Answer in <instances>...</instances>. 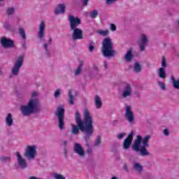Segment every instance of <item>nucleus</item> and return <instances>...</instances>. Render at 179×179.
<instances>
[{
    "label": "nucleus",
    "instance_id": "f257e3e1",
    "mask_svg": "<svg viewBox=\"0 0 179 179\" xmlns=\"http://www.w3.org/2000/svg\"><path fill=\"white\" fill-rule=\"evenodd\" d=\"M83 117L84 119L82 120V116L79 111H76L75 120L77 125L71 124V133L73 135H78L79 131L85 132L84 139L87 143V148H89V141H90V138H92L93 132H94V128H93V117L87 109L84 110Z\"/></svg>",
    "mask_w": 179,
    "mask_h": 179
},
{
    "label": "nucleus",
    "instance_id": "f03ea898",
    "mask_svg": "<svg viewBox=\"0 0 179 179\" xmlns=\"http://www.w3.org/2000/svg\"><path fill=\"white\" fill-rule=\"evenodd\" d=\"M149 139L150 136L147 135L142 140V136H137L136 140L133 145V150L135 152H140L141 156H149L150 155L146 148H149Z\"/></svg>",
    "mask_w": 179,
    "mask_h": 179
},
{
    "label": "nucleus",
    "instance_id": "7ed1b4c3",
    "mask_svg": "<svg viewBox=\"0 0 179 179\" xmlns=\"http://www.w3.org/2000/svg\"><path fill=\"white\" fill-rule=\"evenodd\" d=\"M38 99H31L27 104V106H21L20 110L22 115L27 117L33 114V113L37 112V108H38Z\"/></svg>",
    "mask_w": 179,
    "mask_h": 179
},
{
    "label": "nucleus",
    "instance_id": "20e7f679",
    "mask_svg": "<svg viewBox=\"0 0 179 179\" xmlns=\"http://www.w3.org/2000/svg\"><path fill=\"white\" fill-rule=\"evenodd\" d=\"M102 54L104 57H112L115 54L113 50V41L110 38H105L102 42Z\"/></svg>",
    "mask_w": 179,
    "mask_h": 179
},
{
    "label": "nucleus",
    "instance_id": "39448f33",
    "mask_svg": "<svg viewBox=\"0 0 179 179\" xmlns=\"http://www.w3.org/2000/svg\"><path fill=\"white\" fill-rule=\"evenodd\" d=\"M36 149V145H28L24 153V157H26L27 160L36 159V154L37 153Z\"/></svg>",
    "mask_w": 179,
    "mask_h": 179
},
{
    "label": "nucleus",
    "instance_id": "423d86ee",
    "mask_svg": "<svg viewBox=\"0 0 179 179\" xmlns=\"http://www.w3.org/2000/svg\"><path fill=\"white\" fill-rule=\"evenodd\" d=\"M57 117H58L59 128V129H64L65 126V122H64V118L65 115V109L62 107L57 108V112L56 113Z\"/></svg>",
    "mask_w": 179,
    "mask_h": 179
},
{
    "label": "nucleus",
    "instance_id": "0eeeda50",
    "mask_svg": "<svg viewBox=\"0 0 179 179\" xmlns=\"http://www.w3.org/2000/svg\"><path fill=\"white\" fill-rule=\"evenodd\" d=\"M24 59V56L21 55L20 56L17 61L15 62L14 66L12 69V73L14 76H17L19 73V71H20V68L23 66V61Z\"/></svg>",
    "mask_w": 179,
    "mask_h": 179
},
{
    "label": "nucleus",
    "instance_id": "6e6552de",
    "mask_svg": "<svg viewBox=\"0 0 179 179\" xmlns=\"http://www.w3.org/2000/svg\"><path fill=\"white\" fill-rule=\"evenodd\" d=\"M69 20L70 23L71 30H73L75 29H78V26L82 24V21L78 17H75L73 15L69 16Z\"/></svg>",
    "mask_w": 179,
    "mask_h": 179
},
{
    "label": "nucleus",
    "instance_id": "1a4fd4ad",
    "mask_svg": "<svg viewBox=\"0 0 179 179\" xmlns=\"http://www.w3.org/2000/svg\"><path fill=\"white\" fill-rule=\"evenodd\" d=\"M72 33V40H83V31L82 29L77 28L75 29H71Z\"/></svg>",
    "mask_w": 179,
    "mask_h": 179
},
{
    "label": "nucleus",
    "instance_id": "9d476101",
    "mask_svg": "<svg viewBox=\"0 0 179 179\" xmlns=\"http://www.w3.org/2000/svg\"><path fill=\"white\" fill-rule=\"evenodd\" d=\"M134 140V131H131L127 138L124 141L123 148L124 149H129L131 146V143H132V141Z\"/></svg>",
    "mask_w": 179,
    "mask_h": 179
},
{
    "label": "nucleus",
    "instance_id": "9b49d317",
    "mask_svg": "<svg viewBox=\"0 0 179 179\" xmlns=\"http://www.w3.org/2000/svg\"><path fill=\"white\" fill-rule=\"evenodd\" d=\"M1 44L4 48H11L15 45V42L12 39H8L5 37L1 38Z\"/></svg>",
    "mask_w": 179,
    "mask_h": 179
},
{
    "label": "nucleus",
    "instance_id": "f8f14e48",
    "mask_svg": "<svg viewBox=\"0 0 179 179\" xmlns=\"http://www.w3.org/2000/svg\"><path fill=\"white\" fill-rule=\"evenodd\" d=\"M38 30V37L40 40H43L45 31V22L44 21L41 22Z\"/></svg>",
    "mask_w": 179,
    "mask_h": 179
},
{
    "label": "nucleus",
    "instance_id": "ddd939ff",
    "mask_svg": "<svg viewBox=\"0 0 179 179\" xmlns=\"http://www.w3.org/2000/svg\"><path fill=\"white\" fill-rule=\"evenodd\" d=\"M16 156L19 167H20V169H26L27 167V162H26V159H23L19 152H16Z\"/></svg>",
    "mask_w": 179,
    "mask_h": 179
},
{
    "label": "nucleus",
    "instance_id": "4468645a",
    "mask_svg": "<svg viewBox=\"0 0 179 179\" xmlns=\"http://www.w3.org/2000/svg\"><path fill=\"white\" fill-rule=\"evenodd\" d=\"M131 106H126V110L124 112L125 118L129 122H132L134 120V113L131 111Z\"/></svg>",
    "mask_w": 179,
    "mask_h": 179
},
{
    "label": "nucleus",
    "instance_id": "2eb2a0df",
    "mask_svg": "<svg viewBox=\"0 0 179 179\" xmlns=\"http://www.w3.org/2000/svg\"><path fill=\"white\" fill-rule=\"evenodd\" d=\"M74 152L80 156V157H85V150L80 144L76 143L74 145Z\"/></svg>",
    "mask_w": 179,
    "mask_h": 179
},
{
    "label": "nucleus",
    "instance_id": "dca6fc26",
    "mask_svg": "<svg viewBox=\"0 0 179 179\" xmlns=\"http://www.w3.org/2000/svg\"><path fill=\"white\" fill-rule=\"evenodd\" d=\"M146 44H148V37H146V35L143 34L141 38L140 43L141 51H145V47H146Z\"/></svg>",
    "mask_w": 179,
    "mask_h": 179
},
{
    "label": "nucleus",
    "instance_id": "f3484780",
    "mask_svg": "<svg viewBox=\"0 0 179 179\" xmlns=\"http://www.w3.org/2000/svg\"><path fill=\"white\" fill-rule=\"evenodd\" d=\"M131 93H132V88L131 87V85L129 84H127L124 87V90L123 91L122 96L124 98H127L131 96Z\"/></svg>",
    "mask_w": 179,
    "mask_h": 179
},
{
    "label": "nucleus",
    "instance_id": "a211bd4d",
    "mask_svg": "<svg viewBox=\"0 0 179 179\" xmlns=\"http://www.w3.org/2000/svg\"><path fill=\"white\" fill-rule=\"evenodd\" d=\"M55 15L65 13V4H59L55 10Z\"/></svg>",
    "mask_w": 179,
    "mask_h": 179
},
{
    "label": "nucleus",
    "instance_id": "6ab92c4d",
    "mask_svg": "<svg viewBox=\"0 0 179 179\" xmlns=\"http://www.w3.org/2000/svg\"><path fill=\"white\" fill-rule=\"evenodd\" d=\"M132 58H134V55H132V48H130L124 56V59L126 61H132Z\"/></svg>",
    "mask_w": 179,
    "mask_h": 179
},
{
    "label": "nucleus",
    "instance_id": "aec40b11",
    "mask_svg": "<svg viewBox=\"0 0 179 179\" xmlns=\"http://www.w3.org/2000/svg\"><path fill=\"white\" fill-rule=\"evenodd\" d=\"M6 122L8 127H12V125H13V118L12 117L11 113L8 114L6 118Z\"/></svg>",
    "mask_w": 179,
    "mask_h": 179
},
{
    "label": "nucleus",
    "instance_id": "412c9836",
    "mask_svg": "<svg viewBox=\"0 0 179 179\" xmlns=\"http://www.w3.org/2000/svg\"><path fill=\"white\" fill-rule=\"evenodd\" d=\"M95 106L96 108H101V106H103L101 99H100V96L99 95L95 96Z\"/></svg>",
    "mask_w": 179,
    "mask_h": 179
},
{
    "label": "nucleus",
    "instance_id": "4be33fe9",
    "mask_svg": "<svg viewBox=\"0 0 179 179\" xmlns=\"http://www.w3.org/2000/svg\"><path fill=\"white\" fill-rule=\"evenodd\" d=\"M158 75L161 79H166V69H164L163 67L159 68Z\"/></svg>",
    "mask_w": 179,
    "mask_h": 179
},
{
    "label": "nucleus",
    "instance_id": "5701e85b",
    "mask_svg": "<svg viewBox=\"0 0 179 179\" xmlns=\"http://www.w3.org/2000/svg\"><path fill=\"white\" fill-rule=\"evenodd\" d=\"M141 71H142V67L141 66V64L138 62H135L134 71L136 73H139V72H141Z\"/></svg>",
    "mask_w": 179,
    "mask_h": 179
},
{
    "label": "nucleus",
    "instance_id": "b1692460",
    "mask_svg": "<svg viewBox=\"0 0 179 179\" xmlns=\"http://www.w3.org/2000/svg\"><path fill=\"white\" fill-rule=\"evenodd\" d=\"M69 103L71 106H73L74 102V98H73V95H72V90H69Z\"/></svg>",
    "mask_w": 179,
    "mask_h": 179
},
{
    "label": "nucleus",
    "instance_id": "393cba45",
    "mask_svg": "<svg viewBox=\"0 0 179 179\" xmlns=\"http://www.w3.org/2000/svg\"><path fill=\"white\" fill-rule=\"evenodd\" d=\"M98 34H100V36H103V37H106V36H108V34L110 33V31L108 29L103 30V29H99L96 31Z\"/></svg>",
    "mask_w": 179,
    "mask_h": 179
},
{
    "label": "nucleus",
    "instance_id": "a878e982",
    "mask_svg": "<svg viewBox=\"0 0 179 179\" xmlns=\"http://www.w3.org/2000/svg\"><path fill=\"white\" fill-rule=\"evenodd\" d=\"M83 66V62H80L78 69L75 71L76 76H78V75H80V72H82Z\"/></svg>",
    "mask_w": 179,
    "mask_h": 179
},
{
    "label": "nucleus",
    "instance_id": "bb28decb",
    "mask_svg": "<svg viewBox=\"0 0 179 179\" xmlns=\"http://www.w3.org/2000/svg\"><path fill=\"white\" fill-rule=\"evenodd\" d=\"M51 43H52V38H50L49 43H45L43 45V48H44L45 52H47L48 55H49V54H50V51H48V45H51Z\"/></svg>",
    "mask_w": 179,
    "mask_h": 179
},
{
    "label": "nucleus",
    "instance_id": "cd10ccee",
    "mask_svg": "<svg viewBox=\"0 0 179 179\" xmlns=\"http://www.w3.org/2000/svg\"><path fill=\"white\" fill-rule=\"evenodd\" d=\"M19 33L22 38H23V40H26V32L24 31V29L22 27L19 28Z\"/></svg>",
    "mask_w": 179,
    "mask_h": 179
},
{
    "label": "nucleus",
    "instance_id": "c85d7f7f",
    "mask_svg": "<svg viewBox=\"0 0 179 179\" xmlns=\"http://www.w3.org/2000/svg\"><path fill=\"white\" fill-rule=\"evenodd\" d=\"M134 169L135 170H136V171H138V173H141L143 170V167L142 166H141L138 163H135L134 165Z\"/></svg>",
    "mask_w": 179,
    "mask_h": 179
},
{
    "label": "nucleus",
    "instance_id": "c756f323",
    "mask_svg": "<svg viewBox=\"0 0 179 179\" xmlns=\"http://www.w3.org/2000/svg\"><path fill=\"white\" fill-rule=\"evenodd\" d=\"M15 13V8L13 7H10L7 8V14L8 16H10Z\"/></svg>",
    "mask_w": 179,
    "mask_h": 179
},
{
    "label": "nucleus",
    "instance_id": "7c9ffc66",
    "mask_svg": "<svg viewBox=\"0 0 179 179\" xmlns=\"http://www.w3.org/2000/svg\"><path fill=\"white\" fill-rule=\"evenodd\" d=\"M173 87H175V89H179V80H176L175 78H173Z\"/></svg>",
    "mask_w": 179,
    "mask_h": 179
},
{
    "label": "nucleus",
    "instance_id": "2f4dec72",
    "mask_svg": "<svg viewBox=\"0 0 179 179\" xmlns=\"http://www.w3.org/2000/svg\"><path fill=\"white\" fill-rule=\"evenodd\" d=\"M101 143V136H97L94 146H99Z\"/></svg>",
    "mask_w": 179,
    "mask_h": 179
},
{
    "label": "nucleus",
    "instance_id": "473e14b6",
    "mask_svg": "<svg viewBox=\"0 0 179 179\" xmlns=\"http://www.w3.org/2000/svg\"><path fill=\"white\" fill-rule=\"evenodd\" d=\"M98 15H99V12H97V10H94L91 12L90 17H92V19H94L97 17Z\"/></svg>",
    "mask_w": 179,
    "mask_h": 179
},
{
    "label": "nucleus",
    "instance_id": "72a5a7b5",
    "mask_svg": "<svg viewBox=\"0 0 179 179\" xmlns=\"http://www.w3.org/2000/svg\"><path fill=\"white\" fill-rule=\"evenodd\" d=\"M1 163H6V162H10V157H1L0 158Z\"/></svg>",
    "mask_w": 179,
    "mask_h": 179
},
{
    "label": "nucleus",
    "instance_id": "f704fd0d",
    "mask_svg": "<svg viewBox=\"0 0 179 179\" xmlns=\"http://www.w3.org/2000/svg\"><path fill=\"white\" fill-rule=\"evenodd\" d=\"M54 178L55 179H66L65 177H64V176L59 173H55Z\"/></svg>",
    "mask_w": 179,
    "mask_h": 179
},
{
    "label": "nucleus",
    "instance_id": "c9c22d12",
    "mask_svg": "<svg viewBox=\"0 0 179 179\" xmlns=\"http://www.w3.org/2000/svg\"><path fill=\"white\" fill-rule=\"evenodd\" d=\"M59 94H61V90L58 89L57 90L55 91V97H59Z\"/></svg>",
    "mask_w": 179,
    "mask_h": 179
},
{
    "label": "nucleus",
    "instance_id": "e433bc0d",
    "mask_svg": "<svg viewBox=\"0 0 179 179\" xmlns=\"http://www.w3.org/2000/svg\"><path fill=\"white\" fill-rule=\"evenodd\" d=\"M110 30L112 31H115V30H117V26L114 24H110Z\"/></svg>",
    "mask_w": 179,
    "mask_h": 179
},
{
    "label": "nucleus",
    "instance_id": "4c0bfd02",
    "mask_svg": "<svg viewBox=\"0 0 179 179\" xmlns=\"http://www.w3.org/2000/svg\"><path fill=\"white\" fill-rule=\"evenodd\" d=\"M162 66H163L164 68H166V66H167V64H166V59H164V57H162Z\"/></svg>",
    "mask_w": 179,
    "mask_h": 179
},
{
    "label": "nucleus",
    "instance_id": "58836bf2",
    "mask_svg": "<svg viewBox=\"0 0 179 179\" xmlns=\"http://www.w3.org/2000/svg\"><path fill=\"white\" fill-rule=\"evenodd\" d=\"M93 50H94V47L93 46V44L92 43H90V46H89L90 52H92Z\"/></svg>",
    "mask_w": 179,
    "mask_h": 179
},
{
    "label": "nucleus",
    "instance_id": "ea45409f",
    "mask_svg": "<svg viewBox=\"0 0 179 179\" xmlns=\"http://www.w3.org/2000/svg\"><path fill=\"white\" fill-rule=\"evenodd\" d=\"M159 87L162 89V90H166V85L163 83H159Z\"/></svg>",
    "mask_w": 179,
    "mask_h": 179
},
{
    "label": "nucleus",
    "instance_id": "a19ab883",
    "mask_svg": "<svg viewBox=\"0 0 179 179\" xmlns=\"http://www.w3.org/2000/svg\"><path fill=\"white\" fill-rule=\"evenodd\" d=\"M106 1L108 5H111V3H114V2L117 1V0H106Z\"/></svg>",
    "mask_w": 179,
    "mask_h": 179
},
{
    "label": "nucleus",
    "instance_id": "79ce46f5",
    "mask_svg": "<svg viewBox=\"0 0 179 179\" xmlns=\"http://www.w3.org/2000/svg\"><path fill=\"white\" fill-rule=\"evenodd\" d=\"M125 136V134L124 133H121L117 136V139H122V138H124V136Z\"/></svg>",
    "mask_w": 179,
    "mask_h": 179
},
{
    "label": "nucleus",
    "instance_id": "37998d69",
    "mask_svg": "<svg viewBox=\"0 0 179 179\" xmlns=\"http://www.w3.org/2000/svg\"><path fill=\"white\" fill-rule=\"evenodd\" d=\"M164 135H166V136H169V134H170V133L169 132V129H164Z\"/></svg>",
    "mask_w": 179,
    "mask_h": 179
},
{
    "label": "nucleus",
    "instance_id": "c03bdc74",
    "mask_svg": "<svg viewBox=\"0 0 179 179\" xmlns=\"http://www.w3.org/2000/svg\"><path fill=\"white\" fill-rule=\"evenodd\" d=\"M37 92H34L31 95V99H34V97H37Z\"/></svg>",
    "mask_w": 179,
    "mask_h": 179
},
{
    "label": "nucleus",
    "instance_id": "a18cd8bd",
    "mask_svg": "<svg viewBox=\"0 0 179 179\" xmlns=\"http://www.w3.org/2000/svg\"><path fill=\"white\" fill-rule=\"evenodd\" d=\"M123 170H124L125 171L128 172V166L127 165V164H124L123 165Z\"/></svg>",
    "mask_w": 179,
    "mask_h": 179
},
{
    "label": "nucleus",
    "instance_id": "49530a36",
    "mask_svg": "<svg viewBox=\"0 0 179 179\" xmlns=\"http://www.w3.org/2000/svg\"><path fill=\"white\" fill-rule=\"evenodd\" d=\"M103 66H104L105 69H108V64H107V62H106V61L103 62Z\"/></svg>",
    "mask_w": 179,
    "mask_h": 179
},
{
    "label": "nucleus",
    "instance_id": "de8ad7c7",
    "mask_svg": "<svg viewBox=\"0 0 179 179\" xmlns=\"http://www.w3.org/2000/svg\"><path fill=\"white\" fill-rule=\"evenodd\" d=\"M62 145H64V148H66V145H68V141H63Z\"/></svg>",
    "mask_w": 179,
    "mask_h": 179
},
{
    "label": "nucleus",
    "instance_id": "09e8293b",
    "mask_svg": "<svg viewBox=\"0 0 179 179\" xmlns=\"http://www.w3.org/2000/svg\"><path fill=\"white\" fill-rule=\"evenodd\" d=\"M87 2H89V0H83V5L86 6V5H87Z\"/></svg>",
    "mask_w": 179,
    "mask_h": 179
},
{
    "label": "nucleus",
    "instance_id": "8fccbe9b",
    "mask_svg": "<svg viewBox=\"0 0 179 179\" xmlns=\"http://www.w3.org/2000/svg\"><path fill=\"white\" fill-rule=\"evenodd\" d=\"M22 47H23V48H24V50H27V47L26 46V42H25V43L22 45Z\"/></svg>",
    "mask_w": 179,
    "mask_h": 179
},
{
    "label": "nucleus",
    "instance_id": "3c124183",
    "mask_svg": "<svg viewBox=\"0 0 179 179\" xmlns=\"http://www.w3.org/2000/svg\"><path fill=\"white\" fill-rule=\"evenodd\" d=\"M91 153H92V150L88 149V150H87V154H88V155H91Z\"/></svg>",
    "mask_w": 179,
    "mask_h": 179
},
{
    "label": "nucleus",
    "instance_id": "603ef678",
    "mask_svg": "<svg viewBox=\"0 0 179 179\" xmlns=\"http://www.w3.org/2000/svg\"><path fill=\"white\" fill-rule=\"evenodd\" d=\"M64 153H65V155L66 156V148H64Z\"/></svg>",
    "mask_w": 179,
    "mask_h": 179
},
{
    "label": "nucleus",
    "instance_id": "864d4df0",
    "mask_svg": "<svg viewBox=\"0 0 179 179\" xmlns=\"http://www.w3.org/2000/svg\"><path fill=\"white\" fill-rule=\"evenodd\" d=\"M5 29H8L7 25H4Z\"/></svg>",
    "mask_w": 179,
    "mask_h": 179
},
{
    "label": "nucleus",
    "instance_id": "5fc2aeb1",
    "mask_svg": "<svg viewBox=\"0 0 179 179\" xmlns=\"http://www.w3.org/2000/svg\"><path fill=\"white\" fill-rule=\"evenodd\" d=\"M111 179H117V177H113Z\"/></svg>",
    "mask_w": 179,
    "mask_h": 179
},
{
    "label": "nucleus",
    "instance_id": "6e6d98bb",
    "mask_svg": "<svg viewBox=\"0 0 179 179\" xmlns=\"http://www.w3.org/2000/svg\"><path fill=\"white\" fill-rule=\"evenodd\" d=\"M1 1H2V0H0V2H1Z\"/></svg>",
    "mask_w": 179,
    "mask_h": 179
}]
</instances>
